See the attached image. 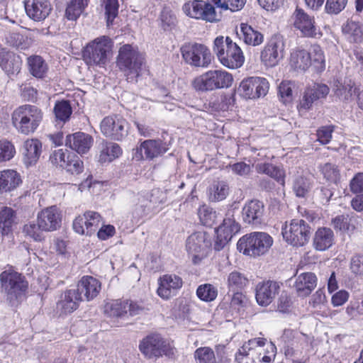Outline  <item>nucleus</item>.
Masks as SVG:
<instances>
[{
	"label": "nucleus",
	"mask_w": 363,
	"mask_h": 363,
	"mask_svg": "<svg viewBox=\"0 0 363 363\" xmlns=\"http://www.w3.org/2000/svg\"><path fill=\"white\" fill-rule=\"evenodd\" d=\"M43 113L38 106L25 104L16 108L11 116L13 127L23 135L33 133L40 125Z\"/></svg>",
	"instance_id": "f257e3e1"
},
{
	"label": "nucleus",
	"mask_w": 363,
	"mask_h": 363,
	"mask_svg": "<svg viewBox=\"0 0 363 363\" xmlns=\"http://www.w3.org/2000/svg\"><path fill=\"white\" fill-rule=\"evenodd\" d=\"M213 50L219 62L229 69L239 68L245 62L241 48L229 37L216 38Z\"/></svg>",
	"instance_id": "f03ea898"
},
{
	"label": "nucleus",
	"mask_w": 363,
	"mask_h": 363,
	"mask_svg": "<svg viewBox=\"0 0 363 363\" xmlns=\"http://www.w3.org/2000/svg\"><path fill=\"white\" fill-rule=\"evenodd\" d=\"M144 57L136 46L125 44L121 46L117 57V65L128 80L134 81L140 75Z\"/></svg>",
	"instance_id": "7ed1b4c3"
},
{
	"label": "nucleus",
	"mask_w": 363,
	"mask_h": 363,
	"mask_svg": "<svg viewBox=\"0 0 363 363\" xmlns=\"http://www.w3.org/2000/svg\"><path fill=\"white\" fill-rule=\"evenodd\" d=\"M274 242L273 238L264 232H252L241 237L238 250L244 255L256 257L267 253Z\"/></svg>",
	"instance_id": "20e7f679"
},
{
	"label": "nucleus",
	"mask_w": 363,
	"mask_h": 363,
	"mask_svg": "<svg viewBox=\"0 0 363 363\" xmlns=\"http://www.w3.org/2000/svg\"><path fill=\"white\" fill-rule=\"evenodd\" d=\"M2 292L6 294L11 303L18 301L26 292L28 283L25 277L12 268H9L0 274Z\"/></svg>",
	"instance_id": "39448f33"
},
{
	"label": "nucleus",
	"mask_w": 363,
	"mask_h": 363,
	"mask_svg": "<svg viewBox=\"0 0 363 363\" xmlns=\"http://www.w3.org/2000/svg\"><path fill=\"white\" fill-rule=\"evenodd\" d=\"M113 48L112 40L106 35H102L91 41L84 48L83 58L89 66H104L108 59V54Z\"/></svg>",
	"instance_id": "423d86ee"
},
{
	"label": "nucleus",
	"mask_w": 363,
	"mask_h": 363,
	"mask_svg": "<svg viewBox=\"0 0 363 363\" xmlns=\"http://www.w3.org/2000/svg\"><path fill=\"white\" fill-rule=\"evenodd\" d=\"M184 62L195 67H208L211 62L212 55L209 48L203 44L187 43L180 49Z\"/></svg>",
	"instance_id": "0eeeda50"
},
{
	"label": "nucleus",
	"mask_w": 363,
	"mask_h": 363,
	"mask_svg": "<svg viewBox=\"0 0 363 363\" xmlns=\"http://www.w3.org/2000/svg\"><path fill=\"white\" fill-rule=\"evenodd\" d=\"M281 233L287 243L301 247L308 242L311 228L303 220L293 219L282 227Z\"/></svg>",
	"instance_id": "6e6552de"
},
{
	"label": "nucleus",
	"mask_w": 363,
	"mask_h": 363,
	"mask_svg": "<svg viewBox=\"0 0 363 363\" xmlns=\"http://www.w3.org/2000/svg\"><path fill=\"white\" fill-rule=\"evenodd\" d=\"M285 40L281 35H272L267 42L260 54L262 62L267 67H274L283 59Z\"/></svg>",
	"instance_id": "1a4fd4ad"
},
{
	"label": "nucleus",
	"mask_w": 363,
	"mask_h": 363,
	"mask_svg": "<svg viewBox=\"0 0 363 363\" xmlns=\"http://www.w3.org/2000/svg\"><path fill=\"white\" fill-rule=\"evenodd\" d=\"M140 352L147 357H159L163 354H174V348L159 335H151L143 340L139 345Z\"/></svg>",
	"instance_id": "9d476101"
},
{
	"label": "nucleus",
	"mask_w": 363,
	"mask_h": 363,
	"mask_svg": "<svg viewBox=\"0 0 363 363\" xmlns=\"http://www.w3.org/2000/svg\"><path fill=\"white\" fill-rule=\"evenodd\" d=\"M269 87V82L265 78L251 77L242 80L238 93L245 99H255L265 96Z\"/></svg>",
	"instance_id": "9b49d317"
},
{
	"label": "nucleus",
	"mask_w": 363,
	"mask_h": 363,
	"mask_svg": "<svg viewBox=\"0 0 363 363\" xmlns=\"http://www.w3.org/2000/svg\"><path fill=\"white\" fill-rule=\"evenodd\" d=\"M240 225L235 220L233 211H229L223 219L222 224L216 230L215 250L220 251L231 240L233 236L239 232Z\"/></svg>",
	"instance_id": "f8f14e48"
},
{
	"label": "nucleus",
	"mask_w": 363,
	"mask_h": 363,
	"mask_svg": "<svg viewBox=\"0 0 363 363\" xmlns=\"http://www.w3.org/2000/svg\"><path fill=\"white\" fill-rule=\"evenodd\" d=\"M185 14L191 18L201 19L208 22H216L219 16L212 6L202 0H193L184 4Z\"/></svg>",
	"instance_id": "ddd939ff"
},
{
	"label": "nucleus",
	"mask_w": 363,
	"mask_h": 363,
	"mask_svg": "<svg viewBox=\"0 0 363 363\" xmlns=\"http://www.w3.org/2000/svg\"><path fill=\"white\" fill-rule=\"evenodd\" d=\"M127 122L120 116L104 118L100 124L101 133L113 140H121L127 135Z\"/></svg>",
	"instance_id": "4468645a"
},
{
	"label": "nucleus",
	"mask_w": 363,
	"mask_h": 363,
	"mask_svg": "<svg viewBox=\"0 0 363 363\" xmlns=\"http://www.w3.org/2000/svg\"><path fill=\"white\" fill-rule=\"evenodd\" d=\"M329 91V87L324 84L313 83L306 87L298 106V111L302 113L311 109L313 104L325 99Z\"/></svg>",
	"instance_id": "2eb2a0df"
},
{
	"label": "nucleus",
	"mask_w": 363,
	"mask_h": 363,
	"mask_svg": "<svg viewBox=\"0 0 363 363\" xmlns=\"http://www.w3.org/2000/svg\"><path fill=\"white\" fill-rule=\"evenodd\" d=\"M209 245L203 233H193L187 238L186 250L194 264H199L207 255Z\"/></svg>",
	"instance_id": "dca6fc26"
},
{
	"label": "nucleus",
	"mask_w": 363,
	"mask_h": 363,
	"mask_svg": "<svg viewBox=\"0 0 363 363\" xmlns=\"http://www.w3.org/2000/svg\"><path fill=\"white\" fill-rule=\"evenodd\" d=\"M169 149V145L161 140H146L136 149L133 158L138 161L144 157L153 160L164 155Z\"/></svg>",
	"instance_id": "f3484780"
},
{
	"label": "nucleus",
	"mask_w": 363,
	"mask_h": 363,
	"mask_svg": "<svg viewBox=\"0 0 363 363\" xmlns=\"http://www.w3.org/2000/svg\"><path fill=\"white\" fill-rule=\"evenodd\" d=\"M294 27L304 37L313 38L317 34L314 18L303 9L296 8L292 15Z\"/></svg>",
	"instance_id": "a211bd4d"
},
{
	"label": "nucleus",
	"mask_w": 363,
	"mask_h": 363,
	"mask_svg": "<svg viewBox=\"0 0 363 363\" xmlns=\"http://www.w3.org/2000/svg\"><path fill=\"white\" fill-rule=\"evenodd\" d=\"M266 345V339L262 337L254 338L244 343L235 355L238 363H255L258 356L256 354L261 349V345Z\"/></svg>",
	"instance_id": "6ab92c4d"
},
{
	"label": "nucleus",
	"mask_w": 363,
	"mask_h": 363,
	"mask_svg": "<svg viewBox=\"0 0 363 363\" xmlns=\"http://www.w3.org/2000/svg\"><path fill=\"white\" fill-rule=\"evenodd\" d=\"M183 281L176 274H165L158 279L157 295L164 300H168L176 295L182 288Z\"/></svg>",
	"instance_id": "aec40b11"
},
{
	"label": "nucleus",
	"mask_w": 363,
	"mask_h": 363,
	"mask_svg": "<svg viewBox=\"0 0 363 363\" xmlns=\"http://www.w3.org/2000/svg\"><path fill=\"white\" fill-rule=\"evenodd\" d=\"M24 7L27 16L34 21L45 20L52 11L49 0H24Z\"/></svg>",
	"instance_id": "412c9836"
},
{
	"label": "nucleus",
	"mask_w": 363,
	"mask_h": 363,
	"mask_svg": "<svg viewBox=\"0 0 363 363\" xmlns=\"http://www.w3.org/2000/svg\"><path fill=\"white\" fill-rule=\"evenodd\" d=\"M37 220L45 231H53L60 227L62 215L60 209L52 206L41 211L38 214Z\"/></svg>",
	"instance_id": "4be33fe9"
},
{
	"label": "nucleus",
	"mask_w": 363,
	"mask_h": 363,
	"mask_svg": "<svg viewBox=\"0 0 363 363\" xmlns=\"http://www.w3.org/2000/svg\"><path fill=\"white\" fill-rule=\"evenodd\" d=\"M93 144L94 138L80 131L67 135L65 140V145L80 155L88 152Z\"/></svg>",
	"instance_id": "5701e85b"
},
{
	"label": "nucleus",
	"mask_w": 363,
	"mask_h": 363,
	"mask_svg": "<svg viewBox=\"0 0 363 363\" xmlns=\"http://www.w3.org/2000/svg\"><path fill=\"white\" fill-rule=\"evenodd\" d=\"M21 153L26 167L35 165L42 153V143L37 138L27 139L23 143Z\"/></svg>",
	"instance_id": "b1692460"
},
{
	"label": "nucleus",
	"mask_w": 363,
	"mask_h": 363,
	"mask_svg": "<svg viewBox=\"0 0 363 363\" xmlns=\"http://www.w3.org/2000/svg\"><path fill=\"white\" fill-rule=\"evenodd\" d=\"M280 289L278 282L267 281L259 283L256 286L255 298L259 305L267 306L270 304Z\"/></svg>",
	"instance_id": "393cba45"
},
{
	"label": "nucleus",
	"mask_w": 363,
	"mask_h": 363,
	"mask_svg": "<svg viewBox=\"0 0 363 363\" xmlns=\"http://www.w3.org/2000/svg\"><path fill=\"white\" fill-rule=\"evenodd\" d=\"M101 287L98 279L91 276H84L78 282L76 290L83 301H90L99 295Z\"/></svg>",
	"instance_id": "a878e982"
},
{
	"label": "nucleus",
	"mask_w": 363,
	"mask_h": 363,
	"mask_svg": "<svg viewBox=\"0 0 363 363\" xmlns=\"http://www.w3.org/2000/svg\"><path fill=\"white\" fill-rule=\"evenodd\" d=\"M82 301L83 299L76 289H68L60 295L57 303V309L62 314L71 313L79 308Z\"/></svg>",
	"instance_id": "bb28decb"
},
{
	"label": "nucleus",
	"mask_w": 363,
	"mask_h": 363,
	"mask_svg": "<svg viewBox=\"0 0 363 363\" xmlns=\"http://www.w3.org/2000/svg\"><path fill=\"white\" fill-rule=\"evenodd\" d=\"M318 279L313 272L301 273L295 277L294 288L298 296L306 297L317 286Z\"/></svg>",
	"instance_id": "cd10ccee"
},
{
	"label": "nucleus",
	"mask_w": 363,
	"mask_h": 363,
	"mask_svg": "<svg viewBox=\"0 0 363 363\" xmlns=\"http://www.w3.org/2000/svg\"><path fill=\"white\" fill-rule=\"evenodd\" d=\"M22 60L19 55L0 46V67L7 74L11 77L16 75L21 71Z\"/></svg>",
	"instance_id": "c85d7f7f"
},
{
	"label": "nucleus",
	"mask_w": 363,
	"mask_h": 363,
	"mask_svg": "<svg viewBox=\"0 0 363 363\" xmlns=\"http://www.w3.org/2000/svg\"><path fill=\"white\" fill-rule=\"evenodd\" d=\"M21 183V177L16 170L8 169L0 171V193L11 192Z\"/></svg>",
	"instance_id": "c756f323"
},
{
	"label": "nucleus",
	"mask_w": 363,
	"mask_h": 363,
	"mask_svg": "<svg viewBox=\"0 0 363 363\" xmlns=\"http://www.w3.org/2000/svg\"><path fill=\"white\" fill-rule=\"evenodd\" d=\"M264 213V205L258 200L247 202L242 208V217L249 224L259 223Z\"/></svg>",
	"instance_id": "7c9ffc66"
},
{
	"label": "nucleus",
	"mask_w": 363,
	"mask_h": 363,
	"mask_svg": "<svg viewBox=\"0 0 363 363\" xmlns=\"http://www.w3.org/2000/svg\"><path fill=\"white\" fill-rule=\"evenodd\" d=\"M134 206L132 210V221L138 223L143 218L150 214L152 211V201L144 196H138L133 201Z\"/></svg>",
	"instance_id": "2f4dec72"
},
{
	"label": "nucleus",
	"mask_w": 363,
	"mask_h": 363,
	"mask_svg": "<svg viewBox=\"0 0 363 363\" xmlns=\"http://www.w3.org/2000/svg\"><path fill=\"white\" fill-rule=\"evenodd\" d=\"M237 35L240 39L242 40L248 45L257 46L264 41V35L259 31L246 23L240 24V32H237Z\"/></svg>",
	"instance_id": "473e14b6"
},
{
	"label": "nucleus",
	"mask_w": 363,
	"mask_h": 363,
	"mask_svg": "<svg viewBox=\"0 0 363 363\" xmlns=\"http://www.w3.org/2000/svg\"><path fill=\"white\" fill-rule=\"evenodd\" d=\"M290 64L295 69L306 70L311 65L310 53L303 49H294L291 52Z\"/></svg>",
	"instance_id": "72a5a7b5"
},
{
	"label": "nucleus",
	"mask_w": 363,
	"mask_h": 363,
	"mask_svg": "<svg viewBox=\"0 0 363 363\" xmlns=\"http://www.w3.org/2000/svg\"><path fill=\"white\" fill-rule=\"evenodd\" d=\"M213 90L227 89L231 86L233 75L223 69L209 70Z\"/></svg>",
	"instance_id": "f704fd0d"
},
{
	"label": "nucleus",
	"mask_w": 363,
	"mask_h": 363,
	"mask_svg": "<svg viewBox=\"0 0 363 363\" xmlns=\"http://www.w3.org/2000/svg\"><path fill=\"white\" fill-rule=\"evenodd\" d=\"M333 240V230L328 228H320L315 233L313 245L316 250L323 251L332 246Z\"/></svg>",
	"instance_id": "c9c22d12"
},
{
	"label": "nucleus",
	"mask_w": 363,
	"mask_h": 363,
	"mask_svg": "<svg viewBox=\"0 0 363 363\" xmlns=\"http://www.w3.org/2000/svg\"><path fill=\"white\" fill-rule=\"evenodd\" d=\"M255 169L258 173L265 174L275 179L281 186L285 185V171L283 168L269 163H258Z\"/></svg>",
	"instance_id": "e433bc0d"
},
{
	"label": "nucleus",
	"mask_w": 363,
	"mask_h": 363,
	"mask_svg": "<svg viewBox=\"0 0 363 363\" xmlns=\"http://www.w3.org/2000/svg\"><path fill=\"white\" fill-rule=\"evenodd\" d=\"M27 64L30 73L35 77L43 79L45 77L48 66L42 57L32 55L27 58Z\"/></svg>",
	"instance_id": "4c0bfd02"
},
{
	"label": "nucleus",
	"mask_w": 363,
	"mask_h": 363,
	"mask_svg": "<svg viewBox=\"0 0 363 363\" xmlns=\"http://www.w3.org/2000/svg\"><path fill=\"white\" fill-rule=\"evenodd\" d=\"M229 186L225 181H214L208 188V199L216 202L224 200L229 194Z\"/></svg>",
	"instance_id": "58836bf2"
},
{
	"label": "nucleus",
	"mask_w": 363,
	"mask_h": 363,
	"mask_svg": "<svg viewBox=\"0 0 363 363\" xmlns=\"http://www.w3.org/2000/svg\"><path fill=\"white\" fill-rule=\"evenodd\" d=\"M121 154L122 150L118 144L114 143H103L99 154V162L101 163L111 162L119 157Z\"/></svg>",
	"instance_id": "ea45409f"
},
{
	"label": "nucleus",
	"mask_w": 363,
	"mask_h": 363,
	"mask_svg": "<svg viewBox=\"0 0 363 363\" xmlns=\"http://www.w3.org/2000/svg\"><path fill=\"white\" fill-rule=\"evenodd\" d=\"M89 0H70L67 5L65 16L69 21H76L85 11Z\"/></svg>",
	"instance_id": "a19ab883"
},
{
	"label": "nucleus",
	"mask_w": 363,
	"mask_h": 363,
	"mask_svg": "<svg viewBox=\"0 0 363 363\" xmlns=\"http://www.w3.org/2000/svg\"><path fill=\"white\" fill-rule=\"evenodd\" d=\"M16 220V212L11 208L4 207L0 211V231L3 235H9L12 231Z\"/></svg>",
	"instance_id": "79ce46f5"
},
{
	"label": "nucleus",
	"mask_w": 363,
	"mask_h": 363,
	"mask_svg": "<svg viewBox=\"0 0 363 363\" xmlns=\"http://www.w3.org/2000/svg\"><path fill=\"white\" fill-rule=\"evenodd\" d=\"M247 284V278L238 271L234 270L227 276V286L230 291H240Z\"/></svg>",
	"instance_id": "37998d69"
},
{
	"label": "nucleus",
	"mask_w": 363,
	"mask_h": 363,
	"mask_svg": "<svg viewBox=\"0 0 363 363\" xmlns=\"http://www.w3.org/2000/svg\"><path fill=\"white\" fill-rule=\"evenodd\" d=\"M311 188L312 183L311 180L302 174L297 175L294 179L293 191L298 197H306Z\"/></svg>",
	"instance_id": "c03bdc74"
},
{
	"label": "nucleus",
	"mask_w": 363,
	"mask_h": 363,
	"mask_svg": "<svg viewBox=\"0 0 363 363\" xmlns=\"http://www.w3.org/2000/svg\"><path fill=\"white\" fill-rule=\"evenodd\" d=\"M128 301L115 300L105 306V313L110 317H121L128 313Z\"/></svg>",
	"instance_id": "a18cd8bd"
},
{
	"label": "nucleus",
	"mask_w": 363,
	"mask_h": 363,
	"mask_svg": "<svg viewBox=\"0 0 363 363\" xmlns=\"http://www.w3.org/2000/svg\"><path fill=\"white\" fill-rule=\"evenodd\" d=\"M343 33L351 42L359 43L362 40L363 31L361 25L353 21H347L342 27Z\"/></svg>",
	"instance_id": "49530a36"
},
{
	"label": "nucleus",
	"mask_w": 363,
	"mask_h": 363,
	"mask_svg": "<svg viewBox=\"0 0 363 363\" xmlns=\"http://www.w3.org/2000/svg\"><path fill=\"white\" fill-rule=\"evenodd\" d=\"M308 52L311 55V65L318 72L323 71L325 68V59L322 48L318 45H313Z\"/></svg>",
	"instance_id": "de8ad7c7"
},
{
	"label": "nucleus",
	"mask_w": 363,
	"mask_h": 363,
	"mask_svg": "<svg viewBox=\"0 0 363 363\" xmlns=\"http://www.w3.org/2000/svg\"><path fill=\"white\" fill-rule=\"evenodd\" d=\"M13 143L6 138L0 139V163L9 162L16 155Z\"/></svg>",
	"instance_id": "09e8293b"
},
{
	"label": "nucleus",
	"mask_w": 363,
	"mask_h": 363,
	"mask_svg": "<svg viewBox=\"0 0 363 363\" xmlns=\"http://www.w3.org/2000/svg\"><path fill=\"white\" fill-rule=\"evenodd\" d=\"M196 363H217L214 351L208 347H201L194 352Z\"/></svg>",
	"instance_id": "8fccbe9b"
},
{
	"label": "nucleus",
	"mask_w": 363,
	"mask_h": 363,
	"mask_svg": "<svg viewBox=\"0 0 363 363\" xmlns=\"http://www.w3.org/2000/svg\"><path fill=\"white\" fill-rule=\"evenodd\" d=\"M196 295L199 299L206 302L215 300L218 296L217 289L210 284L200 285L196 290Z\"/></svg>",
	"instance_id": "3c124183"
},
{
	"label": "nucleus",
	"mask_w": 363,
	"mask_h": 363,
	"mask_svg": "<svg viewBox=\"0 0 363 363\" xmlns=\"http://www.w3.org/2000/svg\"><path fill=\"white\" fill-rule=\"evenodd\" d=\"M54 113L57 120L65 123L70 118L72 110L68 101H61L55 104Z\"/></svg>",
	"instance_id": "603ef678"
},
{
	"label": "nucleus",
	"mask_w": 363,
	"mask_h": 363,
	"mask_svg": "<svg viewBox=\"0 0 363 363\" xmlns=\"http://www.w3.org/2000/svg\"><path fill=\"white\" fill-rule=\"evenodd\" d=\"M101 6L105 10L107 26H109L118 15V0H101Z\"/></svg>",
	"instance_id": "864d4df0"
},
{
	"label": "nucleus",
	"mask_w": 363,
	"mask_h": 363,
	"mask_svg": "<svg viewBox=\"0 0 363 363\" xmlns=\"http://www.w3.org/2000/svg\"><path fill=\"white\" fill-rule=\"evenodd\" d=\"M191 84L194 89L199 91H213L208 71L194 78Z\"/></svg>",
	"instance_id": "5fc2aeb1"
},
{
	"label": "nucleus",
	"mask_w": 363,
	"mask_h": 363,
	"mask_svg": "<svg viewBox=\"0 0 363 363\" xmlns=\"http://www.w3.org/2000/svg\"><path fill=\"white\" fill-rule=\"evenodd\" d=\"M198 215L201 223L206 226H212L217 217L216 212L206 205L199 207Z\"/></svg>",
	"instance_id": "6e6d98bb"
},
{
	"label": "nucleus",
	"mask_w": 363,
	"mask_h": 363,
	"mask_svg": "<svg viewBox=\"0 0 363 363\" xmlns=\"http://www.w3.org/2000/svg\"><path fill=\"white\" fill-rule=\"evenodd\" d=\"M84 215L88 235H91L99 228L101 222V217L97 212L91 211H86Z\"/></svg>",
	"instance_id": "4d7b16f0"
},
{
	"label": "nucleus",
	"mask_w": 363,
	"mask_h": 363,
	"mask_svg": "<svg viewBox=\"0 0 363 363\" xmlns=\"http://www.w3.org/2000/svg\"><path fill=\"white\" fill-rule=\"evenodd\" d=\"M83 162L77 155L74 154L67 155L65 169L71 174H78L83 171Z\"/></svg>",
	"instance_id": "13d9d810"
},
{
	"label": "nucleus",
	"mask_w": 363,
	"mask_h": 363,
	"mask_svg": "<svg viewBox=\"0 0 363 363\" xmlns=\"http://www.w3.org/2000/svg\"><path fill=\"white\" fill-rule=\"evenodd\" d=\"M43 228L40 226L38 222L37 224L34 222H30L23 227V232L26 235L35 241H41L43 239Z\"/></svg>",
	"instance_id": "bf43d9fd"
},
{
	"label": "nucleus",
	"mask_w": 363,
	"mask_h": 363,
	"mask_svg": "<svg viewBox=\"0 0 363 363\" xmlns=\"http://www.w3.org/2000/svg\"><path fill=\"white\" fill-rule=\"evenodd\" d=\"M264 346L265 345H261V349L260 350H259V352L256 354V356H258V358L255 360V363H270L272 362V359L274 356V345L270 344L267 345L266 348H264Z\"/></svg>",
	"instance_id": "052dcab7"
},
{
	"label": "nucleus",
	"mask_w": 363,
	"mask_h": 363,
	"mask_svg": "<svg viewBox=\"0 0 363 363\" xmlns=\"http://www.w3.org/2000/svg\"><path fill=\"white\" fill-rule=\"evenodd\" d=\"M70 154L66 150L59 149L55 150L50 157V160L52 164L65 168L67 164V155Z\"/></svg>",
	"instance_id": "680f3d73"
},
{
	"label": "nucleus",
	"mask_w": 363,
	"mask_h": 363,
	"mask_svg": "<svg viewBox=\"0 0 363 363\" xmlns=\"http://www.w3.org/2000/svg\"><path fill=\"white\" fill-rule=\"evenodd\" d=\"M347 0H327L325 11L329 14H338L347 6Z\"/></svg>",
	"instance_id": "e2e57ef3"
},
{
	"label": "nucleus",
	"mask_w": 363,
	"mask_h": 363,
	"mask_svg": "<svg viewBox=\"0 0 363 363\" xmlns=\"http://www.w3.org/2000/svg\"><path fill=\"white\" fill-rule=\"evenodd\" d=\"M294 84L290 81H283L279 86V94L284 103L292 99V88Z\"/></svg>",
	"instance_id": "0e129e2a"
},
{
	"label": "nucleus",
	"mask_w": 363,
	"mask_h": 363,
	"mask_svg": "<svg viewBox=\"0 0 363 363\" xmlns=\"http://www.w3.org/2000/svg\"><path fill=\"white\" fill-rule=\"evenodd\" d=\"M352 218L348 216H339L333 220V224L335 228L342 231H351L354 229V225L350 224Z\"/></svg>",
	"instance_id": "69168bd1"
},
{
	"label": "nucleus",
	"mask_w": 363,
	"mask_h": 363,
	"mask_svg": "<svg viewBox=\"0 0 363 363\" xmlns=\"http://www.w3.org/2000/svg\"><path fill=\"white\" fill-rule=\"evenodd\" d=\"M326 303V296L323 289L317 290L311 297L309 306L313 308L321 309Z\"/></svg>",
	"instance_id": "338daca9"
},
{
	"label": "nucleus",
	"mask_w": 363,
	"mask_h": 363,
	"mask_svg": "<svg viewBox=\"0 0 363 363\" xmlns=\"http://www.w3.org/2000/svg\"><path fill=\"white\" fill-rule=\"evenodd\" d=\"M350 269L355 275L363 276V254L355 255L351 258Z\"/></svg>",
	"instance_id": "774afa93"
}]
</instances>
